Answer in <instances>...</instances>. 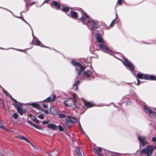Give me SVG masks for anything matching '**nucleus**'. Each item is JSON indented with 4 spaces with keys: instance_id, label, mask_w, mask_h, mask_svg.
Returning a JSON list of instances; mask_svg holds the SVG:
<instances>
[{
    "instance_id": "obj_1",
    "label": "nucleus",
    "mask_w": 156,
    "mask_h": 156,
    "mask_svg": "<svg viewBox=\"0 0 156 156\" xmlns=\"http://www.w3.org/2000/svg\"><path fill=\"white\" fill-rule=\"evenodd\" d=\"M82 13V16L81 18V21L84 24L87 25H88L90 28L91 31H94L95 30L97 29L99 26L98 23L94 21L91 19H90L89 16L87 13L83 11Z\"/></svg>"
},
{
    "instance_id": "obj_2",
    "label": "nucleus",
    "mask_w": 156,
    "mask_h": 156,
    "mask_svg": "<svg viewBox=\"0 0 156 156\" xmlns=\"http://www.w3.org/2000/svg\"><path fill=\"white\" fill-rule=\"evenodd\" d=\"M95 37L97 41L95 44L101 49H103L105 51V52L107 54L110 55H112L113 52L112 51L108 49L107 47L104 44H101L100 43H105L104 40L102 38L101 34L100 33H98L96 34Z\"/></svg>"
},
{
    "instance_id": "obj_3",
    "label": "nucleus",
    "mask_w": 156,
    "mask_h": 156,
    "mask_svg": "<svg viewBox=\"0 0 156 156\" xmlns=\"http://www.w3.org/2000/svg\"><path fill=\"white\" fill-rule=\"evenodd\" d=\"M137 83L136 85H139L140 82L138 78L141 79L150 80H156V76L153 75L144 74L142 73H140L137 74Z\"/></svg>"
},
{
    "instance_id": "obj_4",
    "label": "nucleus",
    "mask_w": 156,
    "mask_h": 156,
    "mask_svg": "<svg viewBox=\"0 0 156 156\" xmlns=\"http://www.w3.org/2000/svg\"><path fill=\"white\" fill-rule=\"evenodd\" d=\"M156 147H153L152 145H148L145 149H143L140 151V153L142 154H146L147 156H151Z\"/></svg>"
},
{
    "instance_id": "obj_5",
    "label": "nucleus",
    "mask_w": 156,
    "mask_h": 156,
    "mask_svg": "<svg viewBox=\"0 0 156 156\" xmlns=\"http://www.w3.org/2000/svg\"><path fill=\"white\" fill-rule=\"evenodd\" d=\"M71 63L72 65L76 67L75 69L76 70L79 71L78 73V75L80 74L85 69V66H82L80 63L76 62L73 60L71 61Z\"/></svg>"
},
{
    "instance_id": "obj_6",
    "label": "nucleus",
    "mask_w": 156,
    "mask_h": 156,
    "mask_svg": "<svg viewBox=\"0 0 156 156\" xmlns=\"http://www.w3.org/2000/svg\"><path fill=\"white\" fill-rule=\"evenodd\" d=\"M123 60H121L122 62L124 65L128 67L129 69L133 73H134L135 72L134 70V66L131 62H129V60L125 58H123Z\"/></svg>"
},
{
    "instance_id": "obj_7",
    "label": "nucleus",
    "mask_w": 156,
    "mask_h": 156,
    "mask_svg": "<svg viewBox=\"0 0 156 156\" xmlns=\"http://www.w3.org/2000/svg\"><path fill=\"white\" fill-rule=\"evenodd\" d=\"M137 138L139 142L140 146L142 145V146H144L148 144L147 138L145 136L138 135Z\"/></svg>"
},
{
    "instance_id": "obj_8",
    "label": "nucleus",
    "mask_w": 156,
    "mask_h": 156,
    "mask_svg": "<svg viewBox=\"0 0 156 156\" xmlns=\"http://www.w3.org/2000/svg\"><path fill=\"white\" fill-rule=\"evenodd\" d=\"M144 109L145 111L150 118L153 119L155 118L156 116V112L152 111L145 106H144Z\"/></svg>"
},
{
    "instance_id": "obj_9",
    "label": "nucleus",
    "mask_w": 156,
    "mask_h": 156,
    "mask_svg": "<svg viewBox=\"0 0 156 156\" xmlns=\"http://www.w3.org/2000/svg\"><path fill=\"white\" fill-rule=\"evenodd\" d=\"M64 104L68 107H74L76 105V103L72 98H69L67 100L64 101Z\"/></svg>"
},
{
    "instance_id": "obj_10",
    "label": "nucleus",
    "mask_w": 156,
    "mask_h": 156,
    "mask_svg": "<svg viewBox=\"0 0 156 156\" xmlns=\"http://www.w3.org/2000/svg\"><path fill=\"white\" fill-rule=\"evenodd\" d=\"M32 34L33 37L34 41H35V44L37 45H40L42 47H44V45L41 43L38 38L34 36L33 33V30H32Z\"/></svg>"
},
{
    "instance_id": "obj_11",
    "label": "nucleus",
    "mask_w": 156,
    "mask_h": 156,
    "mask_svg": "<svg viewBox=\"0 0 156 156\" xmlns=\"http://www.w3.org/2000/svg\"><path fill=\"white\" fill-rule=\"evenodd\" d=\"M92 73V71L89 70H87L84 72L83 76L84 77L89 78L91 77V75Z\"/></svg>"
},
{
    "instance_id": "obj_12",
    "label": "nucleus",
    "mask_w": 156,
    "mask_h": 156,
    "mask_svg": "<svg viewBox=\"0 0 156 156\" xmlns=\"http://www.w3.org/2000/svg\"><path fill=\"white\" fill-rule=\"evenodd\" d=\"M56 96L55 95H54L53 96L52 98L51 99V97H48L45 100H43L42 102H50L51 101H52V102H53L55 101V99Z\"/></svg>"
},
{
    "instance_id": "obj_13",
    "label": "nucleus",
    "mask_w": 156,
    "mask_h": 156,
    "mask_svg": "<svg viewBox=\"0 0 156 156\" xmlns=\"http://www.w3.org/2000/svg\"><path fill=\"white\" fill-rule=\"evenodd\" d=\"M17 137L21 140H25L27 142L29 143L34 148H35V147H34V146L33 145V144H32L30 142V141L27 139L23 136L22 135H18Z\"/></svg>"
},
{
    "instance_id": "obj_14",
    "label": "nucleus",
    "mask_w": 156,
    "mask_h": 156,
    "mask_svg": "<svg viewBox=\"0 0 156 156\" xmlns=\"http://www.w3.org/2000/svg\"><path fill=\"white\" fill-rule=\"evenodd\" d=\"M79 13L74 11H71V16L73 18H76L78 17Z\"/></svg>"
},
{
    "instance_id": "obj_15",
    "label": "nucleus",
    "mask_w": 156,
    "mask_h": 156,
    "mask_svg": "<svg viewBox=\"0 0 156 156\" xmlns=\"http://www.w3.org/2000/svg\"><path fill=\"white\" fill-rule=\"evenodd\" d=\"M12 104L15 108H17L18 107H20L19 106H22L21 103L18 102L16 100Z\"/></svg>"
},
{
    "instance_id": "obj_16",
    "label": "nucleus",
    "mask_w": 156,
    "mask_h": 156,
    "mask_svg": "<svg viewBox=\"0 0 156 156\" xmlns=\"http://www.w3.org/2000/svg\"><path fill=\"white\" fill-rule=\"evenodd\" d=\"M27 122L29 124H30L31 126H33L35 128H36V129H42V128L41 127H40L39 126H37V125H36L34 124V123H32L30 120L28 121H27Z\"/></svg>"
},
{
    "instance_id": "obj_17",
    "label": "nucleus",
    "mask_w": 156,
    "mask_h": 156,
    "mask_svg": "<svg viewBox=\"0 0 156 156\" xmlns=\"http://www.w3.org/2000/svg\"><path fill=\"white\" fill-rule=\"evenodd\" d=\"M50 112L51 114L53 115H55L57 113L56 109L53 107H51L50 108Z\"/></svg>"
},
{
    "instance_id": "obj_18",
    "label": "nucleus",
    "mask_w": 156,
    "mask_h": 156,
    "mask_svg": "<svg viewBox=\"0 0 156 156\" xmlns=\"http://www.w3.org/2000/svg\"><path fill=\"white\" fill-rule=\"evenodd\" d=\"M67 118L69 119L72 122H73L75 123H77V119L74 117H73L69 116H67Z\"/></svg>"
},
{
    "instance_id": "obj_19",
    "label": "nucleus",
    "mask_w": 156,
    "mask_h": 156,
    "mask_svg": "<svg viewBox=\"0 0 156 156\" xmlns=\"http://www.w3.org/2000/svg\"><path fill=\"white\" fill-rule=\"evenodd\" d=\"M48 127L53 129H57V126L53 124H49L47 125Z\"/></svg>"
},
{
    "instance_id": "obj_20",
    "label": "nucleus",
    "mask_w": 156,
    "mask_h": 156,
    "mask_svg": "<svg viewBox=\"0 0 156 156\" xmlns=\"http://www.w3.org/2000/svg\"><path fill=\"white\" fill-rule=\"evenodd\" d=\"M17 111L20 114V115H23V113L25 112V110L23 111L22 108L20 107H18L17 108Z\"/></svg>"
},
{
    "instance_id": "obj_21",
    "label": "nucleus",
    "mask_w": 156,
    "mask_h": 156,
    "mask_svg": "<svg viewBox=\"0 0 156 156\" xmlns=\"http://www.w3.org/2000/svg\"><path fill=\"white\" fill-rule=\"evenodd\" d=\"M52 3L54 6H55L56 8L57 9H59L60 8V6L59 4L57 2L53 1L52 2Z\"/></svg>"
},
{
    "instance_id": "obj_22",
    "label": "nucleus",
    "mask_w": 156,
    "mask_h": 156,
    "mask_svg": "<svg viewBox=\"0 0 156 156\" xmlns=\"http://www.w3.org/2000/svg\"><path fill=\"white\" fill-rule=\"evenodd\" d=\"M57 114L58 115L59 117L61 119L64 118L66 117H67L66 115L62 113L61 112L57 113Z\"/></svg>"
},
{
    "instance_id": "obj_23",
    "label": "nucleus",
    "mask_w": 156,
    "mask_h": 156,
    "mask_svg": "<svg viewBox=\"0 0 156 156\" xmlns=\"http://www.w3.org/2000/svg\"><path fill=\"white\" fill-rule=\"evenodd\" d=\"M61 9L64 12H66L69 11V8L68 7L66 6L63 7Z\"/></svg>"
},
{
    "instance_id": "obj_24",
    "label": "nucleus",
    "mask_w": 156,
    "mask_h": 156,
    "mask_svg": "<svg viewBox=\"0 0 156 156\" xmlns=\"http://www.w3.org/2000/svg\"><path fill=\"white\" fill-rule=\"evenodd\" d=\"M76 151L78 156H82L80 149L77 147H76Z\"/></svg>"
},
{
    "instance_id": "obj_25",
    "label": "nucleus",
    "mask_w": 156,
    "mask_h": 156,
    "mask_svg": "<svg viewBox=\"0 0 156 156\" xmlns=\"http://www.w3.org/2000/svg\"><path fill=\"white\" fill-rule=\"evenodd\" d=\"M66 124L68 127H69L72 126V123L70 120H67L66 121Z\"/></svg>"
},
{
    "instance_id": "obj_26",
    "label": "nucleus",
    "mask_w": 156,
    "mask_h": 156,
    "mask_svg": "<svg viewBox=\"0 0 156 156\" xmlns=\"http://www.w3.org/2000/svg\"><path fill=\"white\" fill-rule=\"evenodd\" d=\"M84 104L88 108L91 107L92 106L91 104L88 102H84Z\"/></svg>"
},
{
    "instance_id": "obj_27",
    "label": "nucleus",
    "mask_w": 156,
    "mask_h": 156,
    "mask_svg": "<svg viewBox=\"0 0 156 156\" xmlns=\"http://www.w3.org/2000/svg\"><path fill=\"white\" fill-rule=\"evenodd\" d=\"M80 82L79 80H77L76 81L75 84L74 86L76 87V88L75 89V90H77L78 89V86Z\"/></svg>"
},
{
    "instance_id": "obj_28",
    "label": "nucleus",
    "mask_w": 156,
    "mask_h": 156,
    "mask_svg": "<svg viewBox=\"0 0 156 156\" xmlns=\"http://www.w3.org/2000/svg\"><path fill=\"white\" fill-rule=\"evenodd\" d=\"M77 95L75 94H73V100L75 102H76V101L77 100Z\"/></svg>"
},
{
    "instance_id": "obj_29",
    "label": "nucleus",
    "mask_w": 156,
    "mask_h": 156,
    "mask_svg": "<svg viewBox=\"0 0 156 156\" xmlns=\"http://www.w3.org/2000/svg\"><path fill=\"white\" fill-rule=\"evenodd\" d=\"M58 154V152L57 151H54L50 154L51 156H57Z\"/></svg>"
},
{
    "instance_id": "obj_30",
    "label": "nucleus",
    "mask_w": 156,
    "mask_h": 156,
    "mask_svg": "<svg viewBox=\"0 0 156 156\" xmlns=\"http://www.w3.org/2000/svg\"><path fill=\"white\" fill-rule=\"evenodd\" d=\"M93 152L98 156H102L101 154L98 153V150L95 149H94Z\"/></svg>"
},
{
    "instance_id": "obj_31",
    "label": "nucleus",
    "mask_w": 156,
    "mask_h": 156,
    "mask_svg": "<svg viewBox=\"0 0 156 156\" xmlns=\"http://www.w3.org/2000/svg\"><path fill=\"white\" fill-rule=\"evenodd\" d=\"M79 126H80V130L81 132L82 133H83V134L84 135H86V134L85 133V132H84V131L83 130L82 127H81V126L80 125V123H79Z\"/></svg>"
},
{
    "instance_id": "obj_32",
    "label": "nucleus",
    "mask_w": 156,
    "mask_h": 156,
    "mask_svg": "<svg viewBox=\"0 0 156 156\" xmlns=\"http://www.w3.org/2000/svg\"><path fill=\"white\" fill-rule=\"evenodd\" d=\"M13 117L15 119H16L18 117V115L17 114L14 113L13 115Z\"/></svg>"
},
{
    "instance_id": "obj_33",
    "label": "nucleus",
    "mask_w": 156,
    "mask_h": 156,
    "mask_svg": "<svg viewBox=\"0 0 156 156\" xmlns=\"http://www.w3.org/2000/svg\"><path fill=\"white\" fill-rule=\"evenodd\" d=\"M58 128L59 130L61 131H63L64 130L63 128L61 125H58Z\"/></svg>"
},
{
    "instance_id": "obj_34",
    "label": "nucleus",
    "mask_w": 156,
    "mask_h": 156,
    "mask_svg": "<svg viewBox=\"0 0 156 156\" xmlns=\"http://www.w3.org/2000/svg\"><path fill=\"white\" fill-rule=\"evenodd\" d=\"M50 122V120H48L47 121H43L42 123V124L44 125V124H48V123L49 122Z\"/></svg>"
},
{
    "instance_id": "obj_35",
    "label": "nucleus",
    "mask_w": 156,
    "mask_h": 156,
    "mask_svg": "<svg viewBox=\"0 0 156 156\" xmlns=\"http://www.w3.org/2000/svg\"><path fill=\"white\" fill-rule=\"evenodd\" d=\"M2 88V91H3L4 93L6 94V95H9V93L7 91H6L5 90H4V89L3 88Z\"/></svg>"
},
{
    "instance_id": "obj_36",
    "label": "nucleus",
    "mask_w": 156,
    "mask_h": 156,
    "mask_svg": "<svg viewBox=\"0 0 156 156\" xmlns=\"http://www.w3.org/2000/svg\"><path fill=\"white\" fill-rule=\"evenodd\" d=\"M15 49V50H18L19 51H21V50L20 49L18 50V49H16L15 48H8V49H4L3 48H0V49H3V50H8V49Z\"/></svg>"
},
{
    "instance_id": "obj_37",
    "label": "nucleus",
    "mask_w": 156,
    "mask_h": 156,
    "mask_svg": "<svg viewBox=\"0 0 156 156\" xmlns=\"http://www.w3.org/2000/svg\"><path fill=\"white\" fill-rule=\"evenodd\" d=\"M38 118L41 119H44V116L43 115H38Z\"/></svg>"
},
{
    "instance_id": "obj_38",
    "label": "nucleus",
    "mask_w": 156,
    "mask_h": 156,
    "mask_svg": "<svg viewBox=\"0 0 156 156\" xmlns=\"http://www.w3.org/2000/svg\"><path fill=\"white\" fill-rule=\"evenodd\" d=\"M126 104L127 105H129L131 104V102L130 100H129L127 101L126 103Z\"/></svg>"
},
{
    "instance_id": "obj_39",
    "label": "nucleus",
    "mask_w": 156,
    "mask_h": 156,
    "mask_svg": "<svg viewBox=\"0 0 156 156\" xmlns=\"http://www.w3.org/2000/svg\"><path fill=\"white\" fill-rule=\"evenodd\" d=\"M115 20V19H114L113 20V21H112L111 23L110 24V26L111 27H112L113 26L114 23V21Z\"/></svg>"
},
{
    "instance_id": "obj_40",
    "label": "nucleus",
    "mask_w": 156,
    "mask_h": 156,
    "mask_svg": "<svg viewBox=\"0 0 156 156\" xmlns=\"http://www.w3.org/2000/svg\"><path fill=\"white\" fill-rule=\"evenodd\" d=\"M117 3L119 4V5H122V2L121 0H118Z\"/></svg>"
},
{
    "instance_id": "obj_41",
    "label": "nucleus",
    "mask_w": 156,
    "mask_h": 156,
    "mask_svg": "<svg viewBox=\"0 0 156 156\" xmlns=\"http://www.w3.org/2000/svg\"><path fill=\"white\" fill-rule=\"evenodd\" d=\"M14 16L15 17H16V18L21 19L25 23H26V22L23 18H21V17H18V16Z\"/></svg>"
},
{
    "instance_id": "obj_42",
    "label": "nucleus",
    "mask_w": 156,
    "mask_h": 156,
    "mask_svg": "<svg viewBox=\"0 0 156 156\" xmlns=\"http://www.w3.org/2000/svg\"><path fill=\"white\" fill-rule=\"evenodd\" d=\"M152 140L153 142L156 141V137H153L152 138Z\"/></svg>"
},
{
    "instance_id": "obj_43",
    "label": "nucleus",
    "mask_w": 156,
    "mask_h": 156,
    "mask_svg": "<svg viewBox=\"0 0 156 156\" xmlns=\"http://www.w3.org/2000/svg\"><path fill=\"white\" fill-rule=\"evenodd\" d=\"M34 121L35 122L38 123L39 122V121L37 119L35 118L34 120Z\"/></svg>"
},
{
    "instance_id": "obj_44",
    "label": "nucleus",
    "mask_w": 156,
    "mask_h": 156,
    "mask_svg": "<svg viewBox=\"0 0 156 156\" xmlns=\"http://www.w3.org/2000/svg\"><path fill=\"white\" fill-rule=\"evenodd\" d=\"M0 8H3V9H5L6 10L8 11L9 12H10L12 13V15L13 14V13L11 11H10L9 10V9H5V8H2V7H0Z\"/></svg>"
},
{
    "instance_id": "obj_45",
    "label": "nucleus",
    "mask_w": 156,
    "mask_h": 156,
    "mask_svg": "<svg viewBox=\"0 0 156 156\" xmlns=\"http://www.w3.org/2000/svg\"><path fill=\"white\" fill-rule=\"evenodd\" d=\"M43 107L44 108H46L48 107V105L45 104H43Z\"/></svg>"
},
{
    "instance_id": "obj_46",
    "label": "nucleus",
    "mask_w": 156,
    "mask_h": 156,
    "mask_svg": "<svg viewBox=\"0 0 156 156\" xmlns=\"http://www.w3.org/2000/svg\"><path fill=\"white\" fill-rule=\"evenodd\" d=\"M98 150L99 152H101L102 151V149L100 147H98Z\"/></svg>"
},
{
    "instance_id": "obj_47",
    "label": "nucleus",
    "mask_w": 156,
    "mask_h": 156,
    "mask_svg": "<svg viewBox=\"0 0 156 156\" xmlns=\"http://www.w3.org/2000/svg\"><path fill=\"white\" fill-rule=\"evenodd\" d=\"M44 112L45 113L47 114H48V111L47 110H44Z\"/></svg>"
},
{
    "instance_id": "obj_48",
    "label": "nucleus",
    "mask_w": 156,
    "mask_h": 156,
    "mask_svg": "<svg viewBox=\"0 0 156 156\" xmlns=\"http://www.w3.org/2000/svg\"><path fill=\"white\" fill-rule=\"evenodd\" d=\"M9 96H10V98L13 101L16 100V99H14L11 95H9Z\"/></svg>"
},
{
    "instance_id": "obj_49",
    "label": "nucleus",
    "mask_w": 156,
    "mask_h": 156,
    "mask_svg": "<svg viewBox=\"0 0 156 156\" xmlns=\"http://www.w3.org/2000/svg\"><path fill=\"white\" fill-rule=\"evenodd\" d=\"M49 1H50V0H45L44 2L43 3H48Z\"/></svg>"
},
{
    "instance_id": "obj_50",
    "label": "nucleus",
    "mask_w": 156,
    "mask_h": 156,
    "mask_svg": "<svg viewBox=\"0 0 156 156\" xmlns=\"http://www.w3.org/2000/svg\"><path fill=\"white\" fill-rule=\"evenodd\" d=\"M82 10L83 11V12H85L84 11H83V10H82V9H80V12H79V13H80V12H81V15H82V16H81V17H82V13H83V11H82ZM81 17H81V18H80V19H81Z\"/></svg>"
},
{
    "instance_id": "obj_51",
    "label": "nucleus",
    "mask_w": 156,
    "mask_h": 156,
    "mask_svg": "<svg viewBox=\"0 0 156 156\" xmlns=\"http://www.w3.org/2000/svg\"><path fill=\"white\" fill-rule=\"evenodd\" d=\"M35 2H33L32 3H31L30 5H29V6L30 7L31 6H32V5H33L34 3H35Z\"/></svg>"
},
{
    "instance_id": "obj_52",
    "label": "nucleus",
    "mask_w": 156,
    "mask_h": 156,
    "mask_svg": "<svg viewBox=\"0 0 156 156\" xmlns=\"http://www.w3.org/2000/svg\"><path fill=\"white\" fill-rule=\"evenodd\" d=\"M25 23H26L27 24H28L30 26V28L31 29L32 31L33 30H32L31 27L30 26V24L29 23H27V22H26Z\"/></svg>"
},
{
    "instance_id": "obj_53",
    "label": "nucleus",
    "mask_w": 156,
    "mask_h": 156,
    "mask_svg": "<svg viewBox=\"0 0 156 156\" xmlns=\"http://www.w3.org/2000/svg\"><path fill=\"white\" fill-rule=\"evenodd\" d=\"M0 127L3 129H5V127H3L2 126L0 125Z\"/></svg>"
},
{
    "instance_id": "obj_54",
    "label": "nucleus",
    "mask_w": 156,
    "mask_h": 156,
    "mask_svg": "<svg viewBox=\"0 0 156 156\" xmlns=\"http://www.w3.org/2000/svg\"><path fill=\"white\" fill-rule=\"evenodd\" d=\"M33 104L34 105V106H36L37 105L36 104Z\"/></svg>"
},
{
    "instance_id": "obj_55",
    "label": "nucleus",
    "mask_w": 156,
    "mask_h": 156,
    "mask_svg": "<svg viewBox=\"0 0 156 156\" xmlns=\"http://www.w3.org/2000/svg\"><path fill=\"white\" fill-rule=\"evenodd\" d=\"M3 103V102L2 101H0V104H2V103Z\"/></svg>"
},
{
    "instance_id": "obj_56",
    "label": "nucleus",
    "mask_w": 156,
    "mask_h": 156,
    "mask_svg": "<svg viewBox=\"0 0 156 156\" xmlns=\"http://www.w3.org/2000/svg\"><path fill=\"white\" fill-rule=\"evenodd\" d=\"M134 96H135L136 98H137V96H136V94L134 95Z\"/></svg>"
},
{
    "instance_id": "obj_57",
    "label": "nucleus",
    "mask_w": 156,
    "mask_h": 156,
    "mask_svg": "<svg viewBox=\"0 0 156 156\" xmlns=\"http://www.w3.org/2000/svg\"><path fill=\"white\" fill-rule=\"evenodd\" d=\"M22 12H23V11L21 12V13H20V15H21V13H22Z\"/></svg>"
},
{
    "instance_id": "obj_58",
    "label": "nucleus",
    "mask_w": 156,
    "mask_h": 156,
    "mask_svg": "<svg viewBox=\"0 0 156 156\" xmlns=\"http://www.w3.org/2000/svg\"><path fill=\"white\" fill-rule=\"evenodd\" d=\"M1 156H5L4 155L2 154V155H1Z\"/></svg>"
},
{
    "instance_id": "obj_59",
    "label": "nucleus",
    "mask_w": 156,
    "mask_h": 156,
    "mask_svg": "<svg viewBox=\"0 0 156 156\" xmlns=\"http://www.w3.org/2000/svg\"><path fill=\"white\" fill-rule=\"evenodd\" d=\"M116 17H117V13H116Z\"/></svg>"
},
{
    "instance_id": "obj_60",
    "label": "nucleus",
    "mask_w": 156,
    "mask_h": 156,
    "mask_svg": "<svg viewBox=\"0 0 156 156\" xmlns=\"http://www.w3.org/2000/svg\"><path fill=\"white\" fill-rule=\"evenodd\" d=\"M147 44H151V43H148Z\"/></svg>"
},
{
    "instance_id": "obj_61",
    "label": "nucleus",
    "mask_w": 156,
    "mask_h": 156,
    "mask_svg": "<svg viewBox=\"0 0 156 156\" xmlns=\"http://www.w3.org/2000/svg\"><path fill=\"white\" fill-rule=\"evenodd\" d=\"M3 107H4V105L3 104Z\"/></svg>"
},
{
    "instance_id": "obj_62",
    "label": "nucleus",
    "mask_w": 156,
    "mask_h": 156,
    "mask_svg": "<svg viewBox=\"0 0 156 156\" xmlns=\"http://www.w3.org/2000/svg\"><path fill=\"white\" fill-rule=\"evenodd\" d=\"M43 5V4H42V5H42Z\"/></svg>"
},
{
    "instance_id": "obj_63",
    "label": "nucleus",
    "mask_w": 156,
    "mask_h": 156,
    "mask_svg": "<svg viewBox=\"0 0 156 156\" xmlns=\"http://www.w3.org/2000/svg\"><path fill=\"white\" fill-rule=\"evenodd\" d=\"M0 87H1L0 86Z\"/></svg>"
}]
</instances>
